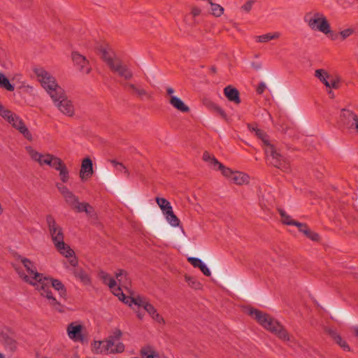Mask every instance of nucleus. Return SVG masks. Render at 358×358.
Here are the masks:
<instances>
[{
  "instance_id": "603ef678",
  "label": "nucleus",
  "mask_w": 358,
  "mask_h": 358,
  "mask_svg": "<svg viewBox=\"0 0 358 358\" xmlns=\"http://www.w3.org/2000/svg\"><path fill=\"white\" fill-rule=\"evenodd\" d=\"M215 109L217 111V113L224 120H227V115L226 113L222 110L220 106H215Z\"/></svg>"
},
{
  "instance_id": "7ed1b4c3",
  "label": "nucleus",
  "mask_w": 358,
  "mask_h": 358,
  "mask_svg": "<svg viewBox=\"0 0 358 358\" xmlns=\"http://www.w3.org/2000/svg\"><path fill=\"white\" fill-rule=\"evenodd\" d=\"M249 314L253 317L263 327L276 334L282 340L289 341L290 336L283 327L271 315L257 309H250Z\"/></svg>"
},
{
  "instance_id": "39448f33",
  "label": "nucleus",
  "mask_w": 358,
  "mask_h": 358,
  "mask_svg": "<svg viewBox=\"0 0 358 358\" xmlns=\"http://www.w3.org/2000/svg\"><path fill=\"white\" fill-rule=\"evenodd\" d=\"M99 52L101 58L106 62L112 71L117 73L120 76L126 80H129L132 78V72L125 65H123L120 59L115 57L113 51L107 50L106 48H101Z\"/></svg>"
},
{
  "instance_id": "58836bf2",
  "label": "nucleus",
  "mask_w": 358,
  "mask_h": 358,
  "mask_svg": "<svg viewBox=\"0 0 358 358\" xmlns=\"http://www.w3.org/2000/svg\"><path fill=\"white\" fill-rule=\"evenodd\" d=\"M304 234L308 237L310 239H311L312 241H317L319 240V234L311 231L309 228H308V229H306V231H304Z\"/></svg>"
},
{
  "instance_id": "e433bc0d",
  "label": "nucleus",
  "mask_w": 358,
  "mask_h": 358,
  "mask_svg": "<svg viewBox=\"0 0 358 358\" xmlns=\"http://www.w3.org/2000/svg\"><path fill=\"white\" fill-rule=\"evenodd\" d=\"M203 159L206 162H210L215 169L219 164V162L213 156H211L209 152H205L203 154Z\"/></svg>"
},
{
  "instance_id": "c9c22d12",
  "label": "nucleus",
  "mask_w": 358,
  "mask_h": 358,
  "mask_svg": "<svg viewBox=\"0 0 358 358\" xmlns=\"http://www.w3.org/2000/svg\"><path fill=\"white\" fill-rule=\"evenodd\" d=\"M217 166L222 171V175L230 180L234 171L229 168L224 166L221 163H219Z\"/></svg>"
},
{
  "instance_id": "3c124183",
  "label": "nucleus",
  "mask_w": 358,
  "mask_h": 358,
  "mask_svg": "<svg viewBox=\"0 0 358 358\" xmlns=\"http://www.w3.org/2000/svg\"><path fill=\"white\" fill-rule=\"evenodd\" d=\"M20 118V117L17 115L13 113L7 121L13 127L14 123L17 122Z\"/></svg>"
},
{
  "instance_id": "7c9ffc66",
  "label": "nucleus",
  "mask_w": 358,
  "mask_h": 358,
  "mask_svg": "<svg viewBox=\"0 0 358 358\" xmlns=\"http://www.w3.org/2000/svg\"><path fill=\"white\" fill-rule=\"evenodd\" d=\"M280 33H268L257 37V41L259 43H266L271 40L276 39L280 37Z\"/></svg>"
},
{
  "instance_id": "c85d7f7f",
  "label": "nucleus",
  "mask_w": 358,
  "mask_h": 358,
  "mask_svg": "<svg viewBox=\"0 0 358 358\" xmlns=\"http://www.w3.org/2000/svg\"><path fill=\"white\" fill-rule=\"evenodd\" d=\"M315 76L326 87L329 85V73L324 69H317L315 72Z\"/></svg>"
},
{
  "instance_id": "052dcab7",
  "label": "nucleus",
  "mask_w": 358,
  "mask_h": 358,
  "mask_svg": "<svg viewBox=\"0 0 358 358\" xmlns=\"http://www.w3.org/2000/svg\"><path fill=\"white\" fill-rule=\"evenodd\" d=\"M152 353L153 354L149 355L148 357H150V358H160L159 354L157 352H154Z\"/></svg>"
},
{
  "instance_id": "b1692460",
  "label": "nucleus",
  "mask_w": 358,
  "mask_h": 358,
  "mask_svg": "<svg viewBox=\"0 0 358 358\" xmlns=\"http://www.w3.org/2000/svg\"><path fill=\"white\" fill-rule=\"evenodd\" d=\"M230 181L236 185H243L248 182V176L242 172L234 171Z\"/></svg>"
},
{
  "instance_id": "5fc2aeb1",
  "label": "nucleus",
  "mask_w": 358,
  "mask_h": 358,
  "mask_svg": "<svg viewBox=\"0 0 358 358\" xmlns=\"http://www.w3.org/2000/svg\"><path fill=\"white\" fill-rule=\"evenodd\" d=\"M191 13L194 17L198 16L201 13V9L199 8H198V7H194L192 9Z\"/></svg>"
},
{
  "instance_id": "4c0bfd02",
  "label": "nucleus",
  "mask_w": 358,
  "mask_h": 358,
  "mask_svg": "<svg viewBox=\"0 0 358 358\" xmlns=\"http://www.w3.org/2000/svg\"><path fill=\"white\" fill-rule=\"evenodd\" d=\"M185 281L191 287L196 289L200 288L201 284L194 277L185 275Z\"/></svg>"
},
{
  "instance_id": "2eb2a0df",
  "label": "nucleus",
  "mask_w": 358,
  "mask_h": 358,
  "mask_svg": "<svg viewBox=\"0 0 358 358\" xmlns=\"http://www.w3.org/2000/svg\"><path fill=\"white\" fill-rule=\"evenodd\" d=\"M72 60L74 65L78 70L85 74H89L92 71V67L87 58L78 53V52H73L71 55Z\"/></svg>"
},
{
  "instance_id": "a18cd8bd",
  "label": "nucleus",
  "mask_w": 358,
  "mask_h": 358,
  "mask_svg": "<svg viewBox=\"0 0 358 358\" xmlns=\"http://www.w3.org/2000/svg\"><path fill=\"white\" fill-rule=\"evenodd\" d=\"M155 352L153 349H152L150 347H148V348H143L141 350V354L143 357H145V358H150V357H148L149 355H152L154 352Z\"/></svg>"
},
{
  "instance_id": "4d7b16f0",
  "label": "nucleus",
  "mask_w": 358,
  "mask_h": 358,
  "mask_svg": "<svg viewBox=\"0 0 358 358\" xmlns=\"http://www.w3.org/2000/svg\"><path fill=\"white\" fill-rule=\"evenodd\" d=\"M299 224L301 225V226H296L299 229V230L302 232L303 234H304V231H306V229H308V226L306 224H303V223H301V222H299Z\"/></svg>"
},
{
  "instance_id": "6e6d98bb",
  "label": "nucleus",
  "mask_w": 358,
  "mask_h": 358,
  "mask_svg": "<svg viewBox=\"0 0 358 358\" xmlns=\"http://www.w3.org/2000/svg\"><path fill=\"white\" fill-rule=\"evenodd\" d=\"M327 35H329V37L331 40H336L338 37V35H340V34L334 33V32L331 31V30L330 29V32H329Z\"/></svg>"
},
{
  "instance_id": "69168bd1",
  "label": "nucleus",
  "mask_w": 358,
  "mask_h": 358,
  "mask_svg": "<svg viewBox=\"0 0 358 358\" xmlns=\"http://www.w3.org/2000/svg\"><path fill=\"white\" fill-rule=\"evenodd\" d=\"M0 358H3V355L0 354Z\"/></svg>"
},
{
  "instance_id": "4468645a",
  "label": "nucleus",
  "mask_w": 358,
  "mask_h": 358,
  "mask_svg": "<svg viewBox=\"0 0 358 358\" xmlns=\"http://www.w3.org/2000/svg\"><path fill=\"white\" fill-rule=\"evenodd\" d=\"M42 283H44L45 286L47 287L48 292L50 293L52 297L55 298L52 296V293L50 290V285H51L55 290H57L59 292V294L61 298H66V289L63 283L60 280L57 279H53L51 278L43 277Z\"/></svg>"
},
{
  "instance_id": "393cba45",
  "label": "nucleus",
  "mask_w": 358,
  "mask_h": 358,
  "mask_svg": "<svg viewBox=\"0 0 358 358\" xmlns=\"http://www.w3.org/2000/svg\"><path fill=\"white\" fill-rule=\"evenodd\" d=\"M329 334L334 339V341L340 345L341 348H342L345 351H350V347L348 343L343 341L341 336L338 335L335 331L331 329L329 330Z\"/></svg>"
},
{
  "instance_id": "2f4dec72",
  "label": "nucleus",
  "mask_w": 358,
  "mask_h": 358,
  "mask_svg": "<svg viewBox=\"0 0 358 358\" xmlns=\"http://www.w3.org/2000/svg\"><path fill=\"white\" fill-rule=\"evenodd\" d=\"M114 295L117 296L120 301L126 303V301H128L129 299L135 298V296H125L124 294L122 292V289L120 287H117V285H115L113 288H110Z\"/></svg>"
},
{
  "instance_id": "9d476101",
  "label": "nucleus",
  "mask_w": 358,
  "mask_h": 358,
  "mask_svg": "<svg viewBox=\"0 0 358 358\" xmlns=\"http://www.w3.org/2000/svg\"><path fill=\"white\" fill-rule=\"evenodd\" d=\"M54 104L59 110L64 115L73 116L75 113L74 106L71 100H69L62 88H57V92L50 96Z\"/></svg>"
},
{
  "instance_id": "1a4fd4ad",
  "label": "nucleus",
  "mask_w": 358,
  "mask_h": 358,
  "mask_svg": "<svg viewBox=\"0 0 358 358\" xmlns=\"http://www.w3.org/2000/svg\"><path fill=\"white\" fill-rule=\"evenodd\" d=\"M34 72L41 83L42 87L50 96L57 92V88H62L57 83L55 77L43 68H35Z\"/></svg>"
},
{
  "instance_id": "de8ad7c7",
  "label": "nucleus",
  "mask_w": 358,
  "mask_h": 358,
  "mask_svg": "<svg viewBox=\"0 0 358 358\" xmlns=\"http://www.w3.org/2000/svg\"><path fill=\"white\" fill-rule=\"evenodd\" d=\"M254 3V0H249L244 5L242 6L241 8L245 12L248 13L252 9Z\"/></svg>"
},
{
  "instance_id": "a211bd4d",
  "label": "nucleus",
  "mask_w": 358,
  "mask_h": 358,
  "mask_svg": "<svg viewBox=\"0 0 358 358\" xmlns=\"http://www.w3.org/2000/svg\"><path fill=\"white\" fill-rule=\"evenodd\" d=\"M224 94L229 101L235 103H240L241 99L239 96V92L235 87L228 85L224 89Z\"/></svg>"
},
{
  "instance_id": "ea45409f",
  "label": "nucleus",
  "mask_w": 358,
  "mask_h": 358,
  "mask_svg": "<svg viewBox=\"0 0 358 358\" xmlns=\"http://www.w3.org/2000/svg\"><path fill=\"white\" fill-rule=\"evenodd\" d=\"M111 163L114 165L118 171L124 172L127 176L129 175L127 169L122 163L117 162L115 160H112Z\"/></svg>"
},
{
  "instance_id": "f257e3e1",
  "label": "nucleus",
  "mask_w": 358,
  "mask_h": 358,
  "mask_svg": "<svg viewBox=\"0 0 358 358\" xmlns=\"http://www.w3.org/2000/svg\"><path fill=\"white\" fill-rule=\"evenodd\" d=\"M17 259L20 261L29 274V275H26L24 272L21 271L17 266H15V268L20 278H22L25 282L36 286V289L40 292L41 295L47 298L50 306L57 311L63 312L64 306L57 301L55 298L52 297L50 292H48L47 287L45 286L44 283H42V278L43 276L41 273L37 272L34 263L29 259L21 256H19Z\"/></svg>"
},
{
  "instance_id": "6e6552de",
  "label": "nucleus",
  "mask_w": 358,
  "mask_h": 358,
  "mask_svg": "<svg viewBox=\"0 0 358 358\" xmlns=\"http://www.w3.org/2000/svg\"><path fill=\"white\" fill-rule=\"evenodd\" d=\"M126 304L130 307H132L133 305L138 308L141 307L157 323L164 324L165 322L162 316L157 313V309L150 303L149 299L145 296L141 295L135 296V298L129 299L128 301H126Z\"/></svg>"
},
{
  "instance_id": "473e14b6",
  "label": "nucleus",
  "mask_w": 358,
  "mask_h": 358,
  "mask_svg": "<svg viewBox=\"0 0 358 358\" xmlns=\"http://www.w3.org/2000/svg\"><path fill=\"white\" fill-rule=\"evenodd\" d=\"M166 221L169 223L172 227H176L180 225V221L178 218V217L174 214L173 210H172L165 215Z\"/></svg>"
},
{
  "instance_id": "f03ea898",
  "label": "nucleus",
  "mask_w": 358,
  "mask_h": 358,
  "mask_svg": "<svg viewBox=\"0 0 358 358\" xmlns=\"http://www.w3.org/2000/svg\"><path fill=\"white\" fill-rule=\"evenodd\" d=\"M46 223L52 241L56 249L63 256L70 258L69 264L72 266H76L78 265V260L74 257V251L64 243V236L62 228L57 223L55 219L52 215H48L46 216Z\"/></svg>"
},
{
  "instance_id": "9b49d317",
  "label": "nucleus",
  "mask_w": 358,
  "mask_h": 358,
  "mask_svg": "<svg viewBox=\"0 0 358 358\" xmlns=\"http://www.w3.org/2000/svg\"><path fill=\"white\" fill-rule=\"evenodd\" d=\"M26 149L31 158L37 162L41 166L47 165L56 169L61 165L62 160L57 156L48 153L44 155L41 154L33 149L31 146L27 147Z\"/></svg>"
},
{
  "instance_id": "4be33fe9",
  "label": "nucleus",
  "mask_w": 358,
  "mask_h": 358,
  "mask_svg": "<svg viewBox=\"0 0 358 358\" xmlns=\"http://www.w3.org/2000/svg\"><path fill=\"white\" fill-rule=\"evenodd\" d=\"M73 274L76 278L80 280V281L85 285H90L92 283L91 278L90 277L89 274L85 272L82 268H76L75 269Z\"/></svg>"
},
{
  "instance_id": "aec40b11",
  "label": "nucleus",
  "mask_w": 358,
  "mask_h": 358,
  "mask_svg": "<svg viewBox=\"0 0 358 358\" xmlns=\"http://www.w3.org/2000/svg\"><path fill=\"white\" fill-rule=\"evenodd\" d=\"M15 129L18 130V131L23 135V136L31 141L33 139V136L31 133L29 131L28 128L24 124L23 120L20 118L17 122L14 123L13 127Z\"/></svg>"
},
{
  "instance_id": "680f3d73",
  "label": "nucleus",
  "mask_w": 358,
  "mask_h": 358,
  "mask_svg": "<svg viewBox=\"0 0 358 358\" xmlns=\"http://www.w3.org/2000/svg\"><path fill=\"white\" fill-rule=\"evenodd\" d=\"M252 66L253 68H255L257 70H258V69H259L261 68V64H260L252 63Z\"/></svg>"
},
{
  "instance_id": "bb28decb",
  "label": "nucleus",
  "mask_w": 358,
  "mask_h": 358,
  "mask_svg": "<svg viewBox=\"0 0 358 358\" xmlns=\"http://www.w3.org/2000/svg\"><path fill=\"white\" fill-rule=\"evenodd\" d=\"M278 212L281 216L282 222L283 224L287 225L301 226L299 222L292 220V217L287 215L284 210L278 209Z\"/></svg>"
},
{
  "instance_id": "f704fd0d",
  "label": "nucleus",
  "mask_w": 358,
  "mask_h": 358,
  "mask_svg": "<svg viewBox=\"0 0 358 358\" xmlns=\"http://www.w3.org/2000/svg\"><path fill=\"white\" fill-rule=\"evenodd\" d=\"M127 86L132 90L140 97L148 95V92L144 89L138 87L134 84L129 83Z\"/></svg>"
},
{
  "instance_id": "0eeeda50",
  "label": "nucleus",
  "mask_w": 358,
  "mask_h": 358,
  "mask_svg": "<svg viewBox=\"0 0 358 358\" xmlns=\"http://www.w3.org/2000/svg\"><path fill=\"white\" fill-rule=\"evenodd\" d=\"M264 149L268 164L283 171L289 170V162L271 142L264 146Z\"/></svg>"
},
{
  "instance_id": "a19ab883",
  "label": "nucleus",
  "mask_w": 358,
  "mask_h": 358,
  "mask_svg": "<svg viewBox=\"0 0 358 358\" xmlns=\"http://www.w3.org/2000/svg\"><path fill=\"white\" fill-rule=\"evenodd\" d=\"M103 341H95L94 343V348L96 349L97 353L106 354L107 352L104 350L103 345H102Z\"/></svg>"
},
{
  "instance_id": "f3484780",
  "label": "nucleus",
  "mask_w": 358,
  "mask_h": 358,
  "mask_svg": "<svg viewBox=\"0 0 358 358\" xmlns=\"http://www.w3.org/2000/svg\"><path fill=\"white\" fill-rule=\"evenodd\" d=\"M93 164L89 157L85 158L81 164L80 178L82 181L88 180L93 175Z\"/></svg>"
},
{
  "instance_id": "79ce46f5",
  "label": "nucleus",
  "mask_w": 358,
  "mask_h": 358,
  "mask_svg": "<svg viewBox=\"0 0 358 358\" xmlns=\"http://www.w3.org/2000/svg\"><path fill=\"white\" fill-rule=\"evenodd\" d=\"M103 341H95L94 343V348L96 349L97 353L106 354L107 352L104 350L103 345H102Z\"/></svg>"
},
{
  "instance_id": "5701e85b",
  "label": "nucleus",
  "mask_w": 358,
  "mask_h": 358,
  "mask_svg": "<svg viewBox=\"0 0 358 358\" xmlns=\"http://www.w3.org/2000/svg\"><path fill=\"white\" fill-rule=\"evenodd\" d=\"M156 202L162 211L164 215L173 210L171 203L162 197H156Z\"/></svg>"
},
{
  "instance_id": "c756f323",
  "label": "nucleus",
  "mask_w": 358,
  "mask_h": 358,
  "mask_svg": "<svg viewBox=\"0 0 358 358\" xmlns=\"http://www.w3.org/2000/svg\"><path fill=\"white\" fill-rule=\"evenodd\" d=\"M0 87L8 92H13L15 90L14 85L10 83L9 80L1 72H0Z\"/></svg>"
},
{
  "instance_id": "09e8293b",
  "label": "nucleus",
  "mask_w": 358,
  "mask_h": 358,
  "mask_svg": "<svg viewBox=\"0 0 358 358\" xmlns=\"http://www.w3.org/2000/svg\"><path fill=\"white\" fill-rule=\"evenodd\" d=\"M199 268L206 276H210L211 275L210 269L203 262L201 264Z\"/></svg>"
},
{
  "instance_id": "f8f14e48",
  "label": "nucleus",
  "mask_w": 358,
  "mask_h": 358,
  "mask_svg": "<svg viewBox=\"0 0 358 358\" xmlns=\"http://www.w3.org/2000/svg\"><path fill=\"white\" fill-rule=\"evenodd\" d=\"M122 333L120 329H115L106 340L103 341L104 350L107 354H117L124 351V345L120 341Z\"/></svg>"
},
{
  "instance_id": "e2e57ef3",
  "label": "nucleus",
  "mask_w": 358,
  "mask_h": 358,
  "mask_svg": "<svg viewBox=\"0 0 358 358\" xmlns=\"http://www.w3.org/2000/svg\"><path fill=\"white\" fill-rule=\"evenodd\" d=\"M327 92L329 94L331 98H334V92H332V90L331 89Z\"/></svg>"
},
{
  "instance_id": "c03bdc74",
  "label": "nucleus",
  "mask_w": 358,
  "mask_h": 358,
  "mask_svg": "<svg viewBox=\"0 0 358 358\" xmlns=\"http://www.w3.org/2000/svg\"><path fill=\"white\" fill-rule=\"evenodd\" d=\"M353 32L354 30L352 29L349 28L341 31L339 33V34L341 36L342 40H345V38L351 36L353 34Z\"/></svg>"
},
{
  "instance_id": "423d86ee",
  "label": "nucleus",
  "mask_w": 358,
  "mask_h": 358,
  "mask_svg": "<svg viewBox=\"0 0 358 358\" xmlns=\"http://www.w3.org/2000/svg\"><path fill=\"white\" fill-rule=\"evenodd\" d=\"M303 21L313 31H320L324 34L330 32V24L325 15L321 12L312 10L305 13Z\"/></svg>"
},
{
  "instance_id": "bf43d9fd",
  "label": "nucleus",
  "mask_w": 358,
  "mask_h": 358,
  "mask_svg": "<svg viewBox=\"0 0 358 358\" xmlns=\"http://www.w3.org/2000/svg\"><path fill=\"white\" fill-rule=\"evenodd\" d=\"M166 92H167V94L171 96H172V94H173V92H174V90H173L172 87H167V89H166Z\"/></svg>"
},
{
  "instance_id": "37998d69",
  "label": "nucleus",
  "mask_w": 358,
  "mask_h": 358,
  "mask_svg": "<svg viewBox=\"0 0 358 358\" xmlns=\"http://www.w3.org/2000/svg\"><path fill=\"white\" fill-rule=\"evenodd\" d=\"M188 262H189L194 268H199L201 264L203 263L202 260L197 257H188Z\"/></svg>"
},
{
  "instance_id": "13d9d810",
  "label": "nucleus",
  "mask_w": 358,
  "mask_h": 358,
  "mask_svg": "<svg viewBox=\"0 0 358 358\" xmlns=\"http://www.w3.org/2000/svg\"><path fill=\"white\" fill-rule=\"evenodd\" d=\"M136 313V316L139 319V320H143V317H144V314L142 313L141 311L139 310H135Z\"/></svg>"
},
{
  "instance_id": "dca6fc26",
  "label": "nucleus",
  "mask_w": 358,
  "mask_h": 358,
  "mask_svg": "<svg viewBox=\"0 0 358 358\" xmlns=\"http://www.w3.org/2000/svg\"><path fill=\"white\" fill-rule=\"evenodd\" d=\"M83 326L76 322L70 323L66 328L69 337L76 342L84 343L86 339L82 333Z\"/></svg>"
},
{
  "instance_id": "cd10ccee",
  "label": "nucleus",
  "mask_w": 358,
  "mask_h": 358,
  "mask_svg": "<svg viewBox=\"0 0 358 358\" xmlns=\"http://www.w3.org/2000/svg\"><path fill=\"white\" fill-rule=\"evenodd\" d=\"M99 277L103 280V282L107 285L109 288H113L116 285V281L110 276V275L103 271L99 273Z\"/></svg>"
},
{
  "instance_id": "72a5a7b5",
  "label": "nucleus",
  "mask_w": 358,
  "mask_h": 358,
  "mask_svg": "<svg viewBox=\"0 0 358 358\" xmlns=\"http://www.w3.org/2000/svg\"><path fill=\"white\" fill-rule=\"evenodd\" d=\"M116 278L122 286H126L127 280V273L123 270H120L116 273Z\"/></svg>"
},
{
  "instance_id": "0e129e2a",
  "label": "nucleus",
  "mask_w": 358,
  "mask_h": 358,
  "mask_svg": "<svg viewBox=\"0 0 358 358\" xmlns=\"http://www.w3.org/2000/svg\"><path fill=\"white\" fill-rule=\"evenodd\" d=\"M354 330H355V334L357 337H358V327H354Z\"/></svg>"
},
{
  "instance_id": "338daca9",
  "label": "nucleus",
  "mask_w": 358,
  "mask_h": 358,
  "mask_svg": "<svg viewBox=\"0 0 358 358\" xmlns=\"http://www.w3.org/2000/svg\"><path fill=\"white\" fill-rule=\"evenodd\" d=\"M133 358H138V357H133Z\"/></svg>"
},
{
  "instance_id": "49530a36",
  "label": "nucleus",
  "mask_w": 358,
  "mask_h": 358,
  "mask_svg": "<svg viewBox=\"0 0 358 358\" xmlns=\"http://www.w3.org/2000/svg\"><path fill=\"white\" fill-rule=\"evenodd\" d=\"M13 114V112L6 109L4 107L0 111V115L4 118L6 120H8L10 116Z\"/></svg>"
},
{
  "instance_id": "6ab92c4d",
  "label": "nucleus",
  "mask_w": 358,
  "mask_h": 358,
  "mask_svg": "<svg viewBox=\"0 0 358 358\" xmlns=\"http://www.w3.org/2000/svg\"><path fill=\"white\" fill-rule=\"evenodd\" d=\"M248 129L250 131L254 132L255 135L262 141L264 147L271 142L269 140L268 135L263 130L259 129L257 126L253 124H248Z\"/></svg>"
},
{
  "instance_id": "864d4df0",
  "label": "nucleus",
  "mask_w": 358,
  "mask_h": 358,
  "mask_svg": "<svg viewBox=\"0 0 358 358\" xmlns=\"http://www.w3.org/2000/svg\"><path fill=\"white\" fill-rule=\"evenodd\" d=\"M329 86L327 87L329 88H334L336 89L338 87V83L335 80H331L329 81Z\"/></svg>"
},
{
  "instance_id": "8fccbe9b",
  "label": "nucleus",
  "mask_w": 358,
  "mask_h": 358,
  "mask_svg": "<svg viewBox=\"0 0 358 358\" xmlns=\"http://www.w3.org/2000/svg\"><path fill=\"white\" fill-rule=\"evenodd\" d=\"M266 88V85L264 82H261L256 89V92L258 94H262Z\"/></svg>"
},
{
  "instance_id": "a878e982",
  "label": "nucleus",
  "mask_w": 358,
  "mask_h": 358,
  "mask_svg": "<svg viewBox=\"0 0 358 358\" xmlns=\"http://www.w3.org/2000/svg\"><path fill=\"white\" fill-rule=\"evenodd\" d=\"M55 170L59 171L60 180L64 183L67 182L69 179V172L63 161L62 162L61 165H59Z\"/></svg>"
},
{
  "instance_id": "412c9836",
  "label": "nucleus",
  "mask_w": 358,
  "mask_h": 358,
  "mask_svg": "<svg viewBox=\"0 0 358 358\" xmlns=\"http://www.w3.org/2000/svg\"><path fill=\"white\" fill-rule=\"evenodd\" d=\"M170 104L177 110L185 113L188 112L189 108L184 102L176 96H171L169 101Z\"/></svg>"
},
{
  "instance_id": "ddd939ff",
  "label": "nucleus",
  "mask_w": 358,
  "mask_h": 358,
  "mask_svg": "<svg viewBox=\"0 0 358 358\" xmlns=\"http://www.w3.org/2000/svg\"><path fill=\"white\" fill-rule=\"evenodd\" d=\"M342 124L348 129L355 130L358 133V115L352 110L343 108L340 115Z\"/></svg>"
},
{
  "instance_id": "20e7f679",
  "label": "nucleus",
  "mask_w": 358,
  "mask_h": 358,
  "mask_svg": "<svg viewBox=\"0 0 358 358\" xmlns=\"http://www.w3.org/2000/svg\"><path fill=\"white\" fill-rule=\"evenodd\" d=\"M56 187L62 195L66 203L73 210L78 213L85 212L88 215H91L93 213L94 209L92 206L88 203L80 202L78 196L67 187L61 183H57Z\"/></svg>"
}]
</instances>
